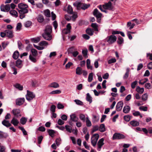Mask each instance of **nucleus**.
Returning a JSON list of instances; mask_svg holds the SVG:
<instances>
[{"label": "nucleus", "instance_id": "obj_8", "mask_svg": "<svg viewBox=\"0 0 152 152\" xmlns=\"http://www.w3.org/2000/svg\"><path fill=\"white\" fill-rule=\"evenodd\" d=\"M20 14V19H22L25 17V14L28 12V10L27 9H20L18 10Z\"/></svg>", "mask_w": 152, "mask_h": 152}, {"label": "nucleus", "instance_id": "obj_7", "mask_svg": "<svg viewBox=\"0 0 152 152\" xmlns=\"http://www.w3.org/2000/svg\"><path fill=\"white\" fill-rule=\"evenodd\" d=\"M125 136L122 134L118 133H115L113 137V140H120L124 139Z\"/></svg>", "mask_w": 152, "mask_h": 152}, {"label": "nucleus", "instance_id": "obj_40", "mask_svg": "<svg viewBox=\"0 0 152 152\" xmlns=\"http://www.w3.org/2000/svg\"><path fill=\"white\" fill-rule=\"evenodd\" d=\"M48 132L49 135L52 137H53L55 133L54 131L52 129H48Z\"/></svg>", "mask_w": 152, "mask_h": 152}, {"label": "nucleus", "instance_id": "obj_22", "mask_svg": "<svg viewBox=\"0 0 152 152\" xmlns=\"http://www.w3.org/2000/svg\"><path fill=\"white\" fill-rule=\"evenodd\" d=\"M130 124L133 126H139V122L135 120L131 121Z\"/></svg>", "mask_w": 152, "mask_h": 152}, {"label": "nucleus", "instance_id": "obj_56", "mask_svg": "<svg viewBox=\"0 0 152 152\" xmlns=\"http://www.w3.org/2000/svg\"><path fill=\"white\" fill-rule=\"evenodd\" d=\"M74 101L78 105H82L83 104V103L80 100L76 99L74 100Z\"/></svg>", "mask_w": 152, "mask_h": 152}, {"label": "nucleus", "instance_id": "obj_41", "mask_svg": "<svg viewBox=\"0 0 152 152\" xmlns=\"http://www.w3.org/2000/svg\"><path fill=\"white\" fill-rule=\"evenodd\" d=\"M86 126L88 127H90L91 126V123L89 119L87 117L86 118Z\"/></svg>", "mask_w": 152, "mask_h": 152}, {"label": "nucleus", "instance_id": "obj_61", "mask_svg": "<svg viewBox=\"0 0 152 152\" xmlns=\"http://www.w3.org/2000/svg\"><path fill=\"white\" fill-rule=\"evenodd\" d=\"M57 107L58 109H63L64 107V106L61 103H58L57 105Z\"/></svg>", "mask_w": 152, "mask_h": 152}, {"label": "nucleus", "instance_id": "obj_36", "mask_svg": "<svg viewBox=\"0 0 152 152\" xmlns=\"http://www.w3.org/2000/svg\"><path fill=\"white\" fill-rule=\"evenodd\" d=\"M65 128L66 131L69 133L72 132V129L71 127L69 125H66L65 126Z\"/></svg>", "mask_w": 152, "mask_h": 152}, {"label": "nucleus", "instance_id": "obj_46", "mask_svg": "<svg viewBox=\"0 0 152 152\" xmlns=\"http://www.w3.org/2000/svg\"><path fill=\"white\" fill-rule=\"evenodd\" d=\"M31 51L33 56L35 57L37 55V50L34 49H32Z\"/></svg>", "mask_w": 152, "mask_h": 152}, {"label": "nucleus", "instance_id": "obj_49", "mask_svg": "<svg viewBox=\"0 0 152 152\" xmlns=\"http://www.w3.org/2000/svg\"><path fill=\"white\" fill-rule=\"evenodd\" d=\"M87 53L88 50L87 49L83 50L82 51V53L83 54V56H84L85 58L88 57Z\"/></svg>", "mask_w": 152, "mask_h": 152}, {"label": "nucleus", "instance_id": "obj_63", "mask_svg": "<svg viewBox=\"0 0 152 152\" xmlns=\"http://www.w3.org/2000/svg\"><path fill=\"white\" fill-rule=\"evenodd\" d=\"M63 33L64 34H67L69 33L70 32V30H69L68 29H65L63 30Z\"/></svg>", "mask_w": 152, "mask_h": 152}, {"label": "nucleus", "instance_id": "obj_60", "mask_svg": "<svg viewBox=\"0 0 152 152\" xmlns=\"http://www.w3.org/2000/svg\"><path fill=\"white\" fill-rule=\"evenodd\" d=\"M73 64L71 62H69L67 64H66L65 66V67L66 69L69 68L70 66Z\"/></svg>", "mask_w": 152, "mask_h": 152}, {"label": "nucleus", "instance_id": "obj_30", "mask_svg": "<svg viewBox=\"0 0 152 152\" xmlns=\"http://www.w3.org/2000/svg\"><path fill=\"white\" fill-rule=\"evenodd\" d=\"M10 13L11 15H14L15 17L18 16V13L16 11L14 10H11L10 11Z\"/></svg>", "mask_w": 152, "mask_h": 152}, {"label": "nucleus", "instance_id": "obj_54", "mask_svg": "<svg viewBox=\"0 0 152 152\" xmlns=\"http://www.w3.org/2000/svg\"><path fill=\"white\" fill-rule=\"evenodd\" d=\"M116 61V60L115 58H112L108 61V63L109 64H111L115 63Z\"/></svg>", "mask_w": 152, "mask_h": 152}, {"label": "nucleus", "instance_id": "obj_64", "mask_svg": "<svg viewBox=\"0 0 152 152\" xmlns=\"http://www.w3.org/2000/svg\"><path fill=\"white\" fill-rule=\"evenodd\" d=\"M147 57H148L150 60L152 61V53H147Z\"/></svg>", "mask_w": 152, "mask_h": 152}, {"label": "nucleus", "instance_id": "obj_5", "mask_svg": "<svg viewBox=\"0 0 152 152\" xmlns=\"http://www.w3.org/2000/svg\"><path fill=\"white\" fill-rule=\"evenodd\" d=\"M99 137V135L98 134H95L91 137V142L93 146L94 147L96 146Z\"/></svg>", "mask_w": 152, "mask_h": 152}, {"label": "nucleus", "instance_id": "obj_14", "mask_svg": "<svg viewBox=\"0 0 152 152\" xmlns=\"http://www.w3.org/2000/svg\"><path fill=\"white\" fill-rule=\"evenodd\" d=\"M19 123V121L15 117H13L11 121V124H12L15 126H18Z\"/></svg>", "mask_w": 152, "mask_h": 152}, {"label": "nucleus", "instance_id": "obj_2", "mask_svg": "<svg viewBox=\"0 0 152 152\" xmlns=\"http://www.w3.org/2000/svg\"><path fill=\"white\" fill-rule=\"evenodd\" d=\"M117 38V37L114 35H111L107 36L106 39L109 44H112L116 42Z\"/></svg>", "mask_w": 152, "mask_h": 152}, {"label": "nucleus", "instance_id": "obj_16", "mask_svg": "<svg viewBox=\"0 0 152 152\" xmlns=\"http://www.w3.org/2000/svg\"><path fill=\"white\" fill-rule=\"evenodd\" d=\"M23 61L20 59H18L15 62V66L19 68H21L23 64L22 63Z\"/></svg>", "mask_w": 152, "mask_h": 152}, {"label": "nucleus", "instance_id": "obj_11", "mask_svg": "<svg viewBox=\"0 0 152 152\" xmlns=\"http://www.w3.org/2000/svg\"><path fill=\"white\" fill-rule=\"evenodd\" d=\"M104 139L103 138H102L100 139L97 143V145L98 147L97 148V150L98 151H100L101 149L102 146L104 144Z\"/></svg>", "mask_w": 152, "mask_h": 152}, {"label": "nucleus", "instance_id": "obj_27", "mask_svg": "<svg viewBox=\"0 0 152 152\" xmlns=\"http://www.w3.org/2000/svg\"><path fill=\"white\" fill-rule=\"evenodd\" d=\"M82 71V69L80 67H78L76 69V73L77 75H81Z\"/></svg>", "mask_w": 152, "mask_h": 152}, {"label": "nucleus", "instance_id": "obj_33", "mask_svg": "<svg viewBox=\"0 0 152 152\" xmlns=\"http://www.w3.org/2000/svg\"><path fill=\"white\" fill-rule=\"evenodd\" d=\"M67 12L68 13L70 14H72L73 13V10L72 7L70 6L69 5L67 7Z\"/></svg>", "mask_w": 152, "mask_h": 152}, {"label": "nucleus", "instance_id": "obj_23", "mask_svg": "<svg viewBox=\"0 0 152 152\" xmlns=\"http://www.w3.org/2000/svg\"><path fill=\"white\" fill-rule=\"evenodd\" d=\"M130 110V107L129 106H126L124 107L123 109V112L126 113H128Z\"/></svg>", "mask_w": 152, "mask_h": 152}, {"label": "nucleus", "instance_id": "obj_32", "mask_svg": "<svg viewBox=\"0 0 152 152\" xmlns=\"http://www.w3.org/2000/svg\"><path fill=\"white\" fill-rule=\"evenodd\" d=\"M32 41L35 43H37L40 40V37H38L36 38H33L31 39Z\"/></svg>", "mask_w": 152, "mask_h": 152}, {"label": "nucleus", "instance_id": "obj_43", "mask_svg": "<svg viewBox=\"0 0 152 152\" xmlns=\"http://www.w3.org/2000/svg\"><path fill=\"white\" fill-rule=\"evenodd\" d=\"M18 128L20 129L22 131L23 134L24 135H27V132L25 130L24 128L22 127L19 126Z\"/></svg>", "mask_w": 152, "mask_h": 152}, {"label": "nucleus", "instance_id": "obj_47", "mask_svg": "<svg viewBox=\"0 0 152 152\" xmlns=\"http://www.w3.org/2000/svg\"><path fill=\"white\" fill-rule=\"evenodd\" d=\"M61 93V91L60 90H56L55 91H53L50 93V94H60Z\"/></svg>", "mask_w": 152, "mask_h": 152}, {"label": "nucleus", "instance_id": "obj_15", "mask_svg": "<svg viewBox=\"0 0 152 152\" xmlns=\"http://www.w3.org/2000/svg\"><path fill=\"white\" fill-rule=\"evenodd\" d=\"M2 124L6 127L8 128L11 126V124L10 123L9 121L6 120H4L1 123Z\"/></svg>", "mask_w": 152, "mask_h": 152}, {"label": "nucleus", "instance_id": "obj_9", "mask_svg": "<svg viewBox=\"0 0 152 152\" xmlns=\"http://www.w3.org/2000/svg\"><path fill=\"white\" fill-rule=\"evenodd\" d=\"M102 7L105 9L111 10L113 9L112 3L110 1H109L108 3L103 5Z\"/></svg>", "mask_w": 152, "mask_h": 152}, {"label": "nucleus", "instance_id": "obj_10", "mask_svg": "<svg viewBox=\"0 0 152 152\" xmlns=\"http://www.w3.org/2000/svg\"><path fill=\"white\" fill-rule=\"evenodd\" d=\"M20 110L19 109H14L12 112L14 116L17 117L21 116V115L20 114Z\"/></svg>", "mask_w": 152, "mask_h": 152}, {"label": "nucleus", "instance_id": "obj_12", "mask_svg": "<svg viewBox=\"0 0 152 152\" xmlns=\"http://www.w3.org/2000/svg\"><path fill=\"white\" fill-rule=\"evenodd\" d=\"M6 33V36L9 38H11L13 37V32L12 30H6L5 31Z\"/></svg>", "mask_w": 152, "mask_h": 152}, {"label": "nucleus", "instance_id": "obj_1", "mask_svg": "<svg viewBox=\"0 0 152 152\" xmlns=\"http://www.w3.org/2000/svg\"><path fill=\"white\" fill-rule=\"evenodd\" d=\"M52 32V26L49 25L47 26L45 28L44 33L42 34V36L45 39L50 41L52 39V36L51 34Z\"/></svg>", "mask_w": 152, "mask_h": 152}, {"label": "nucleus", "instance_id": "obj_45", "mask_svg": "<svg viewBox=\"0 0 152 152\" xmlns=\"http://www.w3.org/2000/svg\"><path fill=\"white\" fill-rule=\"evenodd\" d=\"M99 120V117L96 116L95 115H93L92 121L94 122H96L98 121Z\"/></svg>", "mask_w": 152, "mask_h": 152}, {"label": "nucleus", "instance_id": "obj_3", "mask_svg": "<svg viewBox=\"0 0 152 152\" xmlns=\"http://www.w3.org/2000/svg\"><path fill=\"white\" fill-rule=\"evenodd\" d=\"M93 14L96 18L97 22L100 23L101 22V18L102 15V14L100 13L97 9H96L94 10Z\"/></svg>", "mask_w": 152, "mask_h": 152}, {"label": "nucleus", "instance_id": "obj_20", "mask_svg": "<svg viewBox=\"0 0 152 152\" xmlns=\"http://www.w3.org/2000/svg\"><path fill=\"white\" fill-rule=\"evenodd\" d=\"M19 56V53L18 50L15 51L13 53L12 57L15 60L17 59Z\"/></svg>", "mask_w": 152, "mask_h": 152}, {"label": "nucleus", "instance_id": "obj_48", "mask_svg": "<svg viewBox=\"0 0 152 152\" xmlns=\"http://www.w3.org/2000/svg\"><path fill=\"white\" fill-rule=\"evenodd\" d=\"M74 49V47H73V46L72 47H71L69 48L67 50L68 54H69V53L72 54L73 53Z\"/></svg>", "mask_w": 152, "mask_h": 152}, {"label": "nucleus", "instance_id": "obj_13", "mask_svg": "<svg viewBox=\"0 0 152 152\" xmlns=\"http://www.w3.org/2000/svg\"><path fill=\"white\" fill-rule=\"evenodd\" d=\"M123 104L122 102L120 101L118 102L116 106V110L118 111H121L122 109Z\"/></svg>", "mask_w": 152, "mask_h": 152}, {"label": "nucleus", "instance_id": "obj_50", "mask_svg": "<svg viewBox=\"0 0 152 152\" xmlns=\"http://www.w3.org/2000/svg\"><path fill=\"white\" fill-rule=\"evenodd\" d=\"M79 118L80 119L83 121H85V116L84 115L82 114H80L79 115Z\"/></svg>", "mask_w": 152, "mask_h": 152}, {"label": "nucleus", "instance_id": "obj_57", "mask_svg": "<svg viewBox=\"0 0 152 152\" xmlns=\"http://www.w3.org/2000/svg\"><path fill=\"white\" fill-rule=\"evenodd\" d=\"M56 108V106L54 105L53 104L51 107L50 110L53 113H54L55 111Z\"/></svg>", "mask_w": 152, "mask_h": 152}, {"label": "nucleus", "instance_id": "obj_28", "mask_svg": "<svg viewBox=\"0 0 152 152\" xmlns=\"http://www.w3.org/2000/svg\"><path fill=\"white\" fill-rule=\"evenodd\" d=\"M124 39L121 37V36H119L118 38L117 43L119 45H121L124 42Z\"/></svg>", "mask_w": 152, "mask_h": 152}, {"label": "nucleus", "instance_id": "obj_24", "mask_svg": "<svg viewBox=\"0 0 152 152\" xmlns=\"http://www.w3.org/2000/svg\"><path fill=\"white\" fill-rule=\"evenodd\" d=\"M37 20L40 23L42 22L44 20V18L43 16L41 14L39 15L37 17Z\"/></svg>", "mask_w": 152, "mask_h": 152}, {"label": "nucleus", "instance_id": "obj_21", "mask_svg": "<svg viewBox=\"0 0 152 152\" xmlns=\"http://www.w3.org/2000/svg\"><path fill=\"white\" fill-rule=\"evenodd\" d=\"M86 33L90 36H92L94 34V31L93 30L90 28H87L86 30Z\"/></svg>", "mask_w": 152, "mask_h": 152}, {"label": "nucleus", "instance_id": "obj_19", "mask_svg": "<svg viewBox=\"0 0 152 152\" xmlns=\"http://www.w3.org/2000/svg\"><path fill=\"white\" fill-rule=\"evenodd\" d=\"M18 7L20 9H27L28 7V6L27 5L22 3L19 4H18Z\"/></svg>", "mask_w": 152, "mask_h": 152}, {"label": "nucleus", "instance_id": "obj_58", "mask_svg": "<svg viewBox=\"0 0 152 152\" xmlns=\"http://www.w3.org/2000/svg\"><path fill=\"white\" fill-rule=\"evenodd\" d=\"M99 126L98 125H96L94 126L92 130V132H94L99 129Z\"/></svg>", "mask_w": 152, "mask_h": 152}, {"label": "nucleus", "instance_id": "obj_44", "mask_svg": "<svg viewBox=\"0 0 152 152\" xmlns=\"http://www.w3.org/2000/svg\"><path fill=\"white\" fill-rule=\"evenodd\" d=\"M39 44L40 46H47L48 45V43L45 41H43L40 42Z\"/></svg>", "mask_w": 152, "mask_h": 152}, {"label": "nucleus", "instance_id": "obj_53", "mask_svg": "<svg viewBox=\"0 0 152 152\" xmlns=\"http://www.w3.org/2000/svg\"><path fill=\"white\" fill-rule=\"evenodd\" d=\"M136 91L140 94L142 93V88H140L139 86H138L136 88Z\"/></svg>", "mask_w": 152, "mask_h": 152}, {"label": "nucleus", "instance_id": "obj_39", "mask_svg": "<svg viewBox=\"0 0 152 152\" xmlns=\"http://www.w3.org/2000/svg\"><path fill=\"white\" fill-rule=\"evenodd\" d=\"M129 69H127L126 70V72L123 77V78L124 79H126L128 77L129 75Z\"/></svg>", "mask_w": 152, "mask_h": 152}, {"label": "nucleus", "instance_id": "obj_35", "mask_svg": "<svg viewBox=\"0 0 152 152\" xmlns=\"http://www.w3.org/2000/svg\"><path fill=\"white\" fill-rule=\"evenodd\" d=\"M33 56H32L31 55H30L29 56V59L32 62L34 63H35L37 61V60L35 57Z\"/></svg>", "mask_w": 152, "mask_h": 152}, {"label": "nucleus", "instance_id": "obj_26", "mask_svg": "<svg viewBox=\"0 0 152 152\" xmlns=\"http://www.w3.org/2000/svg\"><path fill=\"white\" fill-rule=\"evenodd\" d=\"M27 120V119L25 117H22L20 120V123L23 125L25 124Z\"/></svg>", "mask_w": 152, "mask_h": 152}, {"label": "nucleus", "instance_id": "obj_18", "mask_svg": "<svg viewBox=\"0 0 152 152\" xmlns=\"http://www.w3.org/2000/svg\"><path fill=\"white\" fill-rule=\"evenodd\" d=\"M70 120L72 121L76 122H77L78 120V118L74 114H72L70 115Z\"/></svg>", "mask_w": 152, "mask_h": 152}, {"label": "nucleus", "instance_id": "obj_38", "mask_svg": "<svg viewBox=\"0 0 152 152\" xmlns=\"http://www.w3.org/2000/svg\"><path fill=\"white\" fill-rule=\"evenodd\" d=\"M133 115L135 116H140L141 118H142V115L139 111H134L133 113Z\"/></svg>", "mask_w": 152, "mask_h": 152}, {"label": "nucleus", "instance_id": "obj_25", "mask_svg": "<svg viewBox=\"0 0 152 152\" xmlns=\"http://www.w3.org/2000/svg\"><path fill=\"white\" fill-rule=\"evenodd\" d=\"M44 14L45 16L47 17H50V10L47 9L44 11Z\"/></svg>", "mask_w": 152, "mask_h": 152}, {"label": "nucleus", "instance_id": "obj_34", "mask_svg": "<svg viewBox=\"0 0 152 152\" xmlns=\"http://www.w3.org/2000/svg\"><path fill=\"white\" fill-rule=\"evenodd\" d=\"M86 96V100L88 101L90 103H91L92 102V98L90 96L89 93H87Z\"/></svg>", "mask_w": 152, "mask_h": 152}, {"label": "nucleus", "instance_id": "obj_37", "mask_svg": "<svg viewBox=\"0 0 152 152\" xmlns=\"http://www.w3.org/2000/svg\"><path fill=\"white\" fill-rule=\"evenodd\" d=\"M93 73L92 72L90 73L88 77V80L89 82H91L93 80Z\"/></svg>", "mask_w": 152, "mask_h": 152}, {"label": "nucleus", "instance_id": "obj_52", "mask_svg": "<svg viewBox=\"0 0 152 152\" xmlns=\"http://www.w3.org/2000/svg\"><path fill=\"white\" fill-rule=\"evenodd\" d=\"M61 140L60 138L57 139L56 140V145L58 146L61 144Z\"/></svg>", "mask_w": 152, "mask_h": 152}, {"label": "nucleus", "instance_id": "obj_55", "mask_svg": "<svg viewBox=\"0 0 152 152\" xmlns=\"http://www.w3.org/2000/svg\"><path fill=\"white\" fill-rule=\"evenodd\" d=\"M124 119L125 121H129L131 119L130 116L129 115H125L124 117Z\"/></svg>", "mask_w": 152, "mask_h": 152}, {"label": "nucleus", "instance_id": "obj_31", "mask_svg": "<svg viewBox=\"0 0 152 152\" xmlns=\"http://www.w3.org/2000/svg\"><path fill=\"white\" fill-rule=\"evenodd\" d=\"M91 26L94 28V31H98V25L96 23H92L91 24Z\"/></svg>", "mask_w": 152, "mask_h": 152}, {"label": "nucleus", "instance_id": "obj_51", "mask_svg": "<svg viewBox=\"0 0 152 152\" xmlns=\"http://www.w3.org/2000/svg\"><path fill=\"white\" fill-rule=\"evenodd\" d=\"M77 17V14L76 12L74 13V14H73L72 16V18L73 20V21H75L76 18Z\"/></svg>", "mask_w": 152, "mask_h": 152}, {"label": "nucleus", "instance_id": "obj_6", "mask_svg": "<svg viewBox=\"0 0 152 152\" xmlns=\"http://www.w3.org/2000/svg\"><path fill=\"white\" fill-rule=\"evenodd\" d=\"M27 92L26 96V99L28 101H30L35 97V95L33 92L30 91L28 90L27 91Z\"/></svg>", "mask_w": 152, "mask_h": 152}, {"label": "nucleus", "instance_id": "obj_62", "mask_svg": "<svg viewBox=\"0 0 152 152\" xmlns=\"http://www.w3.org/2000/svg\"><path fill=\"white\" fill-rule=\"evenodd\" d=\"M43 138V137L42 136H40L38 137V143L39 144H41Z\"/></svg>", "mask_w": 152, "mask_h": 152}, {"label": "nucleus", "instance_id": "obj_42", "mask_svg": "<svg viewBox=\"0 0 152 152\" xmlns=\"http://www.w3.org/2000/svg\"><path fill=\"white\" fill-rule=\"evenodd\" d=\"M31 24L32 22L31 21H28L24 23V26L26 27H28L31 25Z\"/></svg>", "mask_w": 152, "mask_h": 152}, {"label": "nucleus", "instance_id": "obj_29", "mask_svg": "<svg viewBox=\"0 0 152 152\" xmlns=\"http://www.w3.org/2000/svg\"><path fill=\"white\" fill-rule=\"evenodd\" d=\"M99 127V130L100 132H103L105 131V128L104 124H101Z\"/></svg>", "mask_w": 152, "mask_h": 152}, {"label": "nucleus", "instance_id": "obj_17", "mask_svg": "<svg viewBox=\"0 0 152 152\" xmlns=\"http://www.w3.org/2000/svg\"><path fill=\"white\" fill-rule=\"evenodd\" d=\"M25 101V99L24 98L18 99L16 100V102L17 105H20L22 104Z\"/></svg>", "mask_w": 152, "mask_h": 152}, {"label": "nucleus", "instance_id": "obj_4", "mask_svg": "<svg viewBox=\"0 0 152 152\" xmlns=\"http://www.w3.org/2000/svg\"><path fill=\"white\" fill-rule=\"evenodd\" d=\"M90 5L89 4H87L83 3L78 2L77 4V7L78 9H81L85 10L90 7Z\"/></svg>", "mask_w": 152, "mask_h": 152}, {"label": "nucleus", "instance_id": "obj_59", "mask_svg": "<svg viewBox=\"0 0 152 152\" xmlns=\"http://www.w3.org/2000/svg\"><path fill=\"white\" fill-rule=\"evenodd\" d=\"M37 130L41 132H44L45 130V127L43 126H41L39 127Z\"/></svg>", "mask_w": 152, "mask_h": 152}]
</instances>
